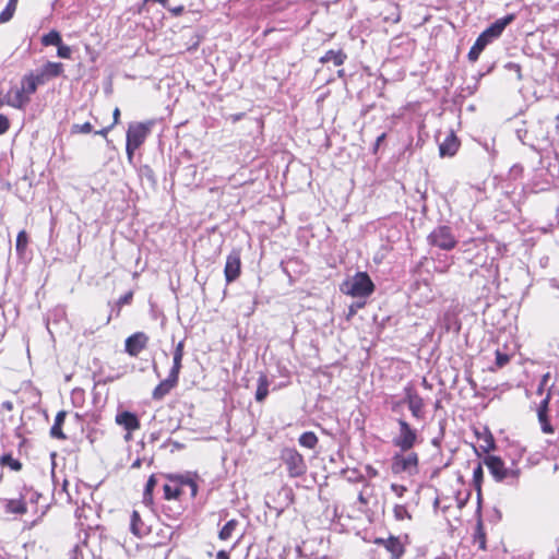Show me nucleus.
<instances>
[{"label":"nucleus","instance_id":"62","mask_svg":"<svg viewBox=\"0 0 559 559\" xmlns=\"http://www.w3.org/2000/svg\"><path fill=\"white\" fill-rule=\"evenodd\" d=\"M131 433H132V432H128V431H127V435L124 436V440H126V441H129V440L132 438Z\"/></svg>","mask_w":559,"mask_h":559},{"label":"nucleus","instance_id":"9","mask_svg":"<svg viewBox=\"0 0 559 559\" xmlns=\"http://www.w3.org/2000/svg\"><path fill=\"white\" fill-rule=\"evenodd\" d=\"M285 463L290 477H299L307 471V465L302 455L295 449L287 448L282 451L281 455Z\"/></svg>","mask_w":559,"mask_h":559},{"label":"nucleus","instance_id":"58","mask_svg":"<svg viewBox=\"0 0 559 559\" xmlns=\"http://www.w3.org/2000/svg\"><path fill=\"white\" fill-rule=\"evenodd\" d=\"M2 407L8 409V411H11L13 408V404L10 401H5V402L2 403Z\"/></svg>","mask_w":559,"mask_h":559},{"label":"nucleus","instance_id":"64","mask_svg":"<svg viewBox=\"0 0 559 559\" xmlns=\"http://www.w3.org/2000/svg\"><path fill=\"white\" fill-rule=\"evenodd\" d=\"M543 390H544V385H542V383L539 384L538 389H537V393L538 394H542L543 393Z\"/></svg>","mask_w":559,"mask_h":559},{"label":"nucleus","instance_id":"46","mask_svg":"<svg viewBox=\"0 0 559 559\" xmlns=\"http://www.w3.org/2000/svg\"><path fill=\"white\" fill-rule=\"evenodd\" d=\"M133 298V293L132 292H128L127 294H124L123 296H121L118 301H117V306L118 307H122L123 305H128L131 302Z\"/></svg>","mask_w":559,"mask_h":559},{"label":"nucleus","instance_id":"22","mask_svg":"<svg viewBox=\"0 0 559 559\" xmlns=\"http://www.w3.org/2000/svg\"><path fill=\"white\" fill-rule=\"evenodd\" d=\"M5 511L13 514H24L27 511L26 503L22 499L5 500Z\"/></svg>","mask_w":559,"mask_h":559},{"label":"nucleus","instance_id":"23","mask_svg":"<svg viewBox=\"0 0 559 559\" xmlns=\"http://www.w3.org/2000/svg\"><path fill=\"white\" fill-rule=\"evenodd\" d=\"M40 70L45 73L48 79L57 78L63 72V64L60 62H46Z\"/></svg>","mask_w":559,"mask_h":559},{"label":"nucleus","instance_id":"55","mask_svg":"<svg viewBox=\"0 0 559 559\" xmlns=\"http://www.w3.org/2000/svg\"><path fill=\"white\" fill-rule=\"evenodd\" d=\"M112 128V126H108L99 131H96L95 133L96 134H99V135H103V136H106L109 132V130Z\"/></svg>","mask_w":559,"mask_h":559},{"label":"nucleus","instance_id":"3","mask_svg":"<svg viewBox=\"0 0 559 559\" xmlns=\"http://www.w3.org/2000/svg\"><path fill=\"white\" fill-rule=\"evenodd\" d=\"M514 20L513 14H509L502 19L493 22L489 27H487L476 39L474 45L468 51V60L472 62L477 61L481 51L486 48L488 44H490L493 39L498 38L504 28Z\"/></svg>","mask_w":559,"mask_h":559},{"label":"nucleus","instance_id":"6","mask_svg":"<svg viewBox=\"0 0 559 559\" xmlns=\"http://www.w3.org/2000/svg\"><path fill=\"white\" fill-rule=\"evenodd\" d=\"M419 459L417 453L412 452H396L392 456L391 471L393 474H407L414 476L418 473Z\"/></svg>","mask_w":559,"mask_h":559},{"label":"nucleus","instance_id":"43","mask_svg":"<svg viewBox=\"0 0 559 559\" xmlns=\"http://www.w3.org/2000/svg\"><path fill=\"white\" fill-rule=\"evenodd\" d=\"M481 449L488 453L489 451L495 449V440L491 435H488L484 439V444H481Z\"/></svg>","mask_w":559,"mask_h":559},{"label":"nucleus","instance_id":"52","mask_svg":"<svg viewBox=\"0 0 559 559\" xmlns=\"http://www.w3.org/2000/svg\"><path fill=\"white\" fill-rule=\"evenodd\" d=\"M112 118H114V122H112V127L115 124H117L119 122V118H120V110L119 108H115L114 112H112Z\"/></svg>","mask_w":559,"mask_h":559},{"label":"nucleus","instance_id":"36","mask_svg":"<svg viewBox=\"0 0 559 559\" xmlns=\"http://www.w3.org/2000/svg\"><path fill=\"white\" fill-rule=\"evenodd\" d=\"M180 493H181V490H180L179 487L171 486V485H168V484L164 485L165 499H167V500L176 499V498H178L180 496Z\"/></svg>","mask_w":559,"mask_h":559},{"label":"nucleus","instance_id":"7","mask_svg":"<svg viewBox=\"0 0 559 559\" xmlns=\"http://www.w3.org/2000/svg\"><path fill=\"white\" fill-rule=\"evenodd\" d=\"M397 424L399 433L392 439V443L401 452H408L418 441L417 431L403 418H399Z\"/></svg>","mask_w":559,"mask_h":559},{"label":"nucleus","instance_id":"63","mask_svg":"<svg viewBox=\"0 0 559 559\" xmlns=\"http://www.w3.org/2000/svg\"><path fill=\"white\" fill-rule=\"evenodd\" d=\"M521 170H522V168H521V167H519V166H514V167L512 168V171H513V173H519V171H521Z\"/></svg>","mask_w":559,"mask_h":559},{"label":"nucleus","instance_id":"27","mask_svg":"<svg viewBox=\"0 0 559 559\" xmlns=\"http://www.w3.org/2000/svg\"><path fill=\"white\" fill-rule=\"evenodd\" d=\"M474 543L478 545L479 549L486 550V533L484 531L481 521H478L476 524Z\"/></svg>","mask_w":559,"mask_h":559},{"label":"nucleus","instance_id":"24","mask_svg":"<svg viewBox=\"0 0 559 559\" xmlns=\"http://www.w3.org/2000/svg\"><path fill=\"white\" fill-rule=\"evenodd\" d=\"M269 394V381L264 374H261L258 379V388L255 391V400L262 402Z\"/></svg>","mask_w":559,"mask_h":559},{"label":"nucleus","instance_id":"39","mask_svg":"<svg viewBox=\"0 0 559 559\" xmlns=\"http://www.w3.org/2000/svg\"><path fill=\"white\" fill-rule=\"evenodd\" d=\"M27 74L32 75V79H34V83L37 87L44 85L49 80L40 69H38L36 72H29Z\"/></svg>","mask_w":559,"mask_h":559},{"label":"nucleus","instance_id":"29","mask_svg":"<svg viewBox=\"0 0 559 559\" xmlns=\"http://www.w3.org/2000/svg\"><path fill=\"white\" fill-rule=\"evenodd\" d=\"M62 43V38L57 31H50L48 34L41 37V44L44 46H59Z\"/></svg>","mask_w":559,"mask_h":559},{"label":"nucleus","instance_id":"20","mask_svg":"<svg viewBox=\"0 0 559 559\" xmlns=\"http://www.w3.org/2000/svg\"><path fill=\"white\" fill-rule=\"evenodd\" d=\"M66 416H67V412H64V411H60L57 413L55 423H53L52 427L50 428V436L52 438L60 439V440H64L67 438L61 428L64 423Z\"/></svg>","mask_w":559,"mask_h":559},{"label":"nucleus","instance_id":"19","mask_svg":"<svg viewBox=\"0 0 559 559\" xmlns=\"http://www.w3.org/2000/svg\"><path fill=\"white\" fill-rule=\"evenodd\" d=\"M459 145L460 143L457 138L453 133L448 134L439 144L440 156H453L456 153Z\"/></svg>","mask_w":559,"mask_h":559},{"label":"nucleus","instance_id":"28","mask_svg":"<svg viewBox=\"0 0 559 559\" xmlns=\"http://www.w3.org/2000/svg\"><path fill=\"white\" fill-rule=\"evenodd\" d=\"M317 443L318 437L312 431H306L299 437V444L307 449H313Z\"/></svg>","mask_w":559,"mask_h":559},{"label":"nucleus","instance_id":"30","mask_svg":"<svg viewBox=\"0 0 559 559\" xmlns=\"http://www.w3.org/2000/svg\"><path fill=\"white\" fill-rule=\"evenodd\" d=\"M16 4H17V0H9L7 7L0 13V22L1 23L9 22L12 19V16L16 10Z\"/></svg>","mask_w":559,"mask_h":559},{"label":"nucleus","instance_id":"38","mask_svg":"<svg viewBox=\"0 0 559 559\" xmlns=\"http://www.w3.org/2000/svg\"><path fill=\"white\" fill-rule=\"evenodd\" d=\"M181 368H182V359L173 357V366L169 370L168 376H170L179 381V373H180Z\"/></svg>","mask_w":559,"mask_h":559},{"label":"nucleus","instance_id":"45","mask_svg":"<svg viewBox=\"0 0 559 559\" xmlns=\"http://www.w3.org/2000/svg\"><path fill=\"white\" fill-rule=\"evenodd\" d=\"M550 401V393L546 395V397L539 403L537 408V414H548V405Z\"/></svg>","mask_w":559,"mask_h":559},{"label":"nucleus","instance_id":"1","mask_svg":"<svg viewBox=\"0 0 559 559\" xmlns=\"http://www.w3.org/2000/svg\"><path fill=\"white\" fill-rule=\"evenodd\" d=\"M555 122L551 118H535L523 120L515 126L518 139L531 148L547 151L552 144V129Z\"/></svg>","mask_w":559,"mask_h":559},{"label":"nucleus","instance_id":"16","mask_svg":"<svg viewBox=\"0 0 559 559\" xmlns=\"http://www.w3.org/2000/svg\"><path fill=\"white\" fill-rule=\"evenodd\" d=\"M115 421L117 425L123 427L128 432H133L140 428V420L138 416L129 411L118 413Z\"/></svg>","mask_w":559,"mask_h":559},{"label":"nucleus","instance_id":"49","mask_svg":"<svg viewBox=\"0 0 559 559\" xmlns=\"http://www.w3.org/2000/svg\"><path fill=\"white\" fill-rule=\"evenodd\" d=\"M139 148V146L131 145V142L126 143V151L128 155L129 162L132 160L134 152Z\"/></svg>","mask_w":559,"mask_h":559},{"label":"nucleus","instance_id":"37","mask_svg":"<svg viewBox=\"0 0 559 559\" xmlns=\"http://www.w3.org/2000/svg\"><path fill=\"white\" fill-rule=\"evenodd\" d=\"M394 518L397 521H403L405 519H411V514L405 506L396 504L393 509Z\"/></svg>","mask_w":559,"mask_h":559},{"label":"nucleus","instance_id":"15","mask_svg":"<svg viewBox=\"0 0 559 559\" xmlns=\"http://www.w3.org/2000/svg\"><path fill=\"white\" fill-rule=\"evenodd\" d=\"M374 544L383 546L391 555V559H400L404 554V546L399 537L377 538Z\"/></svg>","mask_w":559,"mask_h":559},{"label":"nucleus","instance_id":"41","mask_svg":"<svg viewBox=\"0 0 559 559\" xmlns=\"http://www.w3.org/2000/svg\"><path fill=\"white\" fill-rule=\"evenodd\" d=\"M510 360V357L508 354L502 353L500 350L496 352V366L498 368L504 367Z\"/></svg>","mask_w":559,"mask_h":559},{"label":"nucleus","instance_id":"35","mask_svg":"<svg viewBox=\"0 0 559 559\" xmlns=\"http://www.w3.org/2000/svg\"><path fill=\"white\" fill-rule=\"evenodd\" d=\"M538 421L540 424L542 431L544 433H554V427L551 426L548 414H537Z\"/></svg>","mask_w":559,"mask_h":559},{"label":"nucleus","instance_id":"8","mask_svg":"<svg viewBox=\"0 0 559 559\" xmlns=\"http://www.w3.org/2000/svg\"><path fill=\"white\" fill-rule=\"evenodd\" d=\"M427 239L430 245L445 251L452 250L457 242L452 229L445 225L436 227Z\"/></svg>","mask_w":559,"mask_h":559},{"label":"nucleus","instance_id":"61","mask_svg":"<svg viewBox=\"0 0 559 559\" xmlns=\"http://www.w3.org/2000/svg\"><path fill=\"white\" fill-rule=\"evenodd\" d=\"M358 500H359L361 503H367V500L365 499V497L362 496V493H359V496H358Z\"/></svg>","mask_w":559,"mask_h":559},{"label":"nucleus","instance_id":"13","mask_svg":"<svg viewBox=\"0 0 559 559\" xmlns=\"http://www.w3.org/2000/svg\"><path fill=\"white\" fill-rule=\"evenodd\" d=\"M404 402L407 404L413 417L424 418V400L412 388L405 389Z\"/></svg>","mask_w":559,"mask_h":559},{"label":"nucleus","instance_id":"53","mask_svg":"<svg viewBox=\"0 0 559 559\" xmlns=\"http://www.w3.org/2000/svg\"><path fill=\"white\" fill-rule=\"evenodd\" d=\"M216 559H229V554L226 550H219L216 555Z\"/></svg>","mask_w":559,"mask_h":559},{"label":"nucleus","instance_id":"17","mask_svg":"<svg viewBox=\"0 0 559 559\" xmlns=\"http://www.w3.org/2000/svg\"><path fill=\"white\" fill-rule=\"evenodd\" d=\"M178 384V380L168 376L165 380H163L152 393V397L155 401L163 400L174 388Z\"/></svg>","mask_w":559,"mask_h":559},{"label":"nucleus","instance_id":"48","mask_svg":"<svg viewBox=\"0 0 559 559\" xmlns=\"http://www.w3.org/2000/svg\"><path fill=\"white\" fill-rule=\"evenodd\" d=\"M183 347H185L183 341H180L175 347L173 357L182 359L183 358Z\"/></svg>","mask_w":559,"mask_h":559},{"label":"nucleus","instance_id":"14","mask_svg":"<svg viewBox=\"0 0 559 559\" xmlns=\"http://www.w3.org/2000/svg\"><path fill=\"white\" fill-rule=\"evenodd\" d=\"M148 343V336L143 332H136L129 336L126 340V352L132 356L136 357Z\"/></svg>","mask_w":559,"mask_h":559},{"label":"nucleus","instance_id":"44","mask_svg":"<svg viewBox=\"0 0 559 559\" xmlns=\"http://www.w3.org/2000/svg\"><path fill=\"white\" fill-rule=\"evenodd\" d=\"M179 478H180V483L182 485H187L188 487H190L192 496H195L197 491H198L197 484L191 478H189V477L185 478V477L181 476Z\"/></svg>","mask_w":559,"mask_h":559},{"label":"nucleus","instance_id":"54","mask_svg":"<svg viewBox=\"0 0 559 559\" xmlns=\"http://www.w3.org/2000/svg\"><path fill=\"white\" fill-rule=\"evenodd\" d=\"M362 306H364V302L352 305L349 307V316H353L356 312L357 308H361Z\"/></svg>","mask_w":559,"mask_h":559},{"label":"nucleus","instance_id":"10","mask_svg":"<svg viewBox=\"0 0 559 559\" xmlns=\"http://www.w3.org/2000/svg\"><path fill=\"white\" fill-rule=\"evenodd\" d=\"M153 124V121L131 123L127 131V142L140 147L151 133Z\"/></svg>","mask_w":559,"mask_h":559},{"label":"nucleus","instance_id":"2","mask_svg":"<svg viewBox=\"0 0 559 559\" xmlns=\"http://www.w3.org/2000/svg\"><path fill=\"white\" fill-rule=\"evenodd\" d=\"M559 186V157L545 156L540 158L539 166L532 177V190L543 192Z\"/></svg>","mask_w":559,"mask_h":559},{"label":"nucleus","instance_id":"57","mask_svg":"<svg viewBox=\"0 0 559 559\" xmlns=\"http://www.w3.org/2000/svg\"><path fill=\"white\" fill-rule=\"evenodd\" d=\"M142 465V460L141 459H136L132 464H131V468H140Z\"/></svg>","mask_w":559,"mask_h":559},{"label":"nucleus","instance_id":"42","mask_svg":"<svg viewBox=\"0 0 559 559\" xmlns=\"http://www.w3.org/2000/svg\"><path fill=\"white\" fill-rule=\"evenodd\" d=\"M58 57L63 59H70L71 58V48L69 46L63 45L62 43L58 46L57 51Z\"/></svg>","mask_w":559,"mask_h":559},{"label":"nucleus","instance_id":"21","mask_svg":"<svg viewBox=\"0 0 559 559\" xmlns=\"http://www.w3.org/2000/svg\"><path fill=\"white\" fill-rule=\"evenodd\" d=\"M346 59V55L342 50H328L321 58L322 63L332 62L334 66H342Z\"/></svg>","mask_w":559,"mask_h":559},{"label":"nucleus","instance_id":"25","mask_svg":"<svg viewBox=\"0 0 559 559\" xmlns=\"http://www.w3.org/2000/svg\"><path fill=\"white\" fill-rule=\"evenodd\" d=\"M20 87L24 92V94L27 96V98H31V96L37 91V86L34 83V79H32V75L25 74L21 79V85Z\"/></svg>","mask_w":559,"mask_h":559},{"label":"nucleus","instance_id":"34","mask_svg":"<svg viewBox=\"0 0 559 559\" xmlns=\"http://www.w3.org/2000/svg\"><path fill=\"white\" fill-rule=\"evenodd\" d=\"M27 243H28V236L25 230H21L16 237V245H15L16 251L19 253H22L26 249Z\"/></svg>","mask_w":559,"mask_h":559},{"label":"nucleus","instance_id":"31","mask_svg":"<svg viewBox=\"0 0 559 559\" xmlns=\"http://www.w3.org/2000/svg\"><path fill=\"white\" fill-rule=\"evenodd\" d=\"M157 484V480L154 475H151L146 481L144 492H143V501L145 503H152V493Z\"/></svg>","mask_w":559,"mask_h":559},{"label":"nucleus","instance_id":"40","mask_svg":"<svg viewBox=\"0 0 559 559\" xmlns=\"http://www.w3.org/2000/svg\"><path fill=\"white\" fill-rule=\"evenodd\" d=\"M93 127L90 122H84L82 124L75 123L72 126V133H90Z\"/></svg>","mask_w":559,"mask_h":559},{"label":"nucleus","instance_id":"56","mask_svg":"<svg viewBox=\"0 0 559 559\" xmlns=\"http://www.w3.org/2000/svg\"><path fill=\"white\" fill-rule=\"evenodd\" d=\"M385 139V133H382L380 134L378 138H377V141H376V145H374V150H377L380 145V143Z\"/></svg>","mask_w":559,"mask_h":559},{"label":"nucleus","instance_id":"60","mask_svg":"<svg viewBox=\"0 0 559 559\" xmlns=\"http://www.w3.org/2000/svg\"><path fill=\"white\" fill-rule=\"evenodd\" d=\"M110 320H111V314H109V316L106 318V320H105L100 325H98V326L96 328V330H98L102 325H106V324H108V323L110 322Z\"/></svg>","mask_w":559,"mask_h":559},{"label":"nucleus","instance_id":"5","mask_svg":"<svg viewBox=\"0 0 559 559\" xmlns=\"http://www.w3.org/2000/svg\"><path fill=\"white\" fill-rule=\"evenodd\" d=\"M341 290L353 297L365 298L373 293L374 284L366 272H357L342 284Z\"/></svg>","mask_w":559,"mask_h":559},{"label":"nucleus","instance_id":"33","mask_svg":"<svg viewBox=\"0 0 559 559\" xmlns=\"http://www.w3.org/2000/svg\"><path fill=\"white\" fill-rule=\"evenodd\" d=\"M0 464L10 466L13 471H20L22 468V463L15 460L11 454H3L0 457Z\"/></svg>","mask_w":559,"mask_h":559},{"label":"nucleus","instance_id":"51","mask_svg":"<svg viewBox=\"0 0 559 559\" xmlns=\"http://www.w3.org/2000/svg\"><path fill=\"white\" fill-rule=\"evenodd\" d=\"M168 9L169 12L173 13L174 16H179L182 14L185 8L182 5H178V7H175V8H166Z\"/></svg>","mask_w":559,"mask_h":559},{"label":"nucleus","instance_id":"18","mask_svg":"<svg viewBox=\"0 0 559 559\" xmlns=\"http://www.w3.org/2000/svg\"><path fill=\"white\" fill-rule=\"evenodd\" d=\"M130 531L136 537H144L150 533V527L142 521L140 513L133 511L130 518Z\"/></svg>","mask_w":559,"mask_h":559},{"label":"nucleus","instance_id":"11","mask_svg":"<svg viewBox=\"0 0 559 559\" xmlns=\"http://www.w3.org/2000/svg\"><path fill=\"white\" fill-rule=\"evenodd\" d=\"M241 273V259L239 250H233L226 258L224 275L227 284L235 282Z\"/></svg>","mask_w":559,"mask_h":559},{"label":"nucleus","instance_id":"50","mask_svg":"<svg viewBox=\"0 0 559 559\" xmlns=\"http://www.w3.org/2000/svg\"><path fill=\"white\" fill-rule=\"evenodd\" d=\"M391 489L393 492H395L399 497H403L404 492L407 490L406 487L397 484H392Z\"/></svg>","mask_w":559,"mask_h":559},{"label":"nucleus","instance_id":"12","mask_svg":"<svg viewBox=\"0 0 559 559\" xmlns=\"http://www.w3.org/2000/svg\"><path fill=\"white\" fill-rule=\"evenodd\" d=\"M3 100L10 107L15 109H25V107L29 104L31 98H27L20 86H13L7 92Z\"/></svg>","mask_w":559,"mask_h":559},{"label":"nucleus","instance_id":"59","mask_svg":"<svg viewBox=\"0 0 559 559\" xmlns=\"http://www.w3.org/2000/svg\"><path fill=\"white\" fill-rule=\"evenodd\" d=\"M548 379H549V373L544 374L542 378V381H540L542 385H545L547 383Z\"/></svg>","mask_w":559,"mask_h":559},{"label":"nucleus","instance_id":"32","mask_svg":"<svg viewBox=\"0 0 559 559\" xmlns=\"http://www.w3.org/2000/svg\"><path fill=\"white\" fill-rule=\"evenodd\" d=\"M483 478H484L483 466L480 463H478L477 466L473 471V484H474L475 489L477 490L478 498L480 497V487H481Z\"/></svg>","mask_w":559,"mask_h":559},{"label":"nucleus","instance_id":"47","mask_svg":"<svg viewBox=\"0 0 559 559\" xmlns=\"http://www.w3.org/2000/svg\"><path fill=\"white\" fill-rule=\"evenodd\" d=\"M10 127V121L7 116L0 115V134H3L8 131Z\"/></svg>","mask_w":559,"mask_h":559},{"label":"nucleus","instance_id":"26","mask_svg":"<svg viewBox=\"0 0 559 559\" xmlns=\"http://www.w3.org/2000/svg\"><path fill=\"white\" fill-rule=\"evenodd\" d=\"M237 526H238V521H237V520H235V519L229 520V521H228V522H227V523H226V524L221 528V531H219V533H218V537H219V539H222V540H228V539L233 536V534H234V532H235V530H236V527H237Z\"/></svg>","mask_w":559,"mask_h":559},{"label":"nucleus","instance_id":"4","mask_svg":"<svg viewBox=\"0 0 559 559\" xmlns=\"http://www.w3.org/2000/svg\"><path fill=\"white\" fill-rule=\"evenodd\" d=\"M485 465L488 467L491 476L496 481H506L508 485L516 486L522 474L519 466L512 463L511 467H507L501 457L496 455H487L484 459Z\"/></svg>","mask_w":559,"mask_h":559}]
</instances>
